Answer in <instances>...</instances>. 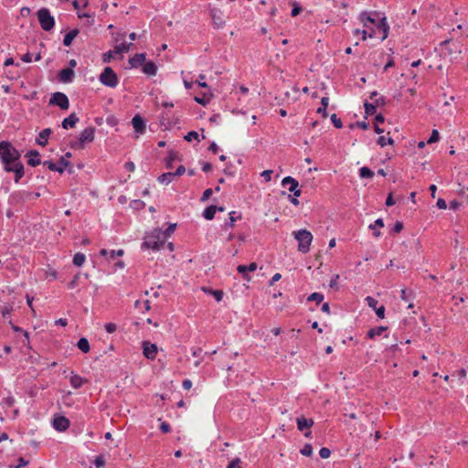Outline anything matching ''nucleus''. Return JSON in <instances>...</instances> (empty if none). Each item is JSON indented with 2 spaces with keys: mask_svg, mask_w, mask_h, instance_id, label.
I'll use <instances>...</instances> for the list:
<instances>
[{
  "mask_svg": "<svg viewBox=\"0 0 468 468\" xmlns=\"http://www.w3.org/2000/svg\"><path fill=\"white\" fill-rule=\"evenodd\" d=\"M359 176L361 178H373L374 172L367 166H363L359 169Z\"/></svg>",
  "mask_w": 468,
  "mask_h": 468,
  "instance_id": "72a5a7b5",
  "label": "nucleus"
},
{
  "mask_svg": "<svg viewBox=\"0 0 468 468\" xmlns=\"http://www.w3.org/2000/svg\"><path fill=\"white\" fill-rule=\"evenodd\" d=\"M85 260H86V256L83 253L77 252L73 258V264L78 267H80L85 262Z\"/></svg>",
  "mask_w": 468,
  "mask_h": 468,
  "instance_id": "473e14b6",
  "label": "nucleus"
},
{
  "mask_svg": "<svg viewBox=\"0 0 468 468\" xmlns=\"http://www.w3.org/2000/svg\"><path fill=\"white\" fill-rule=\"evenodd\" d=\"M77 346L80 350H81L83 353H88L90 351V344L87 338L81 337L78 343Z\"/></svg>",
  "mask_w": 468,
  "mask_h": 468,
  "instance_id": "7c9ffc66",
  "label": "nucleus"
},
{
  "mask_svg": "<svg viewBox=\"0 0 468 468\" xmlns=\"http://www.w3.org/2000/svg\"><path fill=\"white\" fill-rule=\"evenodd\" d=\"M221 11L219 9H217V8H213L211 10V16H212V19H213V22L214 24L218 27H221L224 24H225V21L224 19L222 18V16H221Z\"/></svg>",
  "mask_w": 468,
  "mask_h": 468,
  "instance_id": "4be33fe9",
  "label": "nucleus"
},
{
  "mask_svg": "<svg viewBox=\"0 0 468 468\" xmlns=\"http://www.w3.org/2000/svg\"><path fill=\"white\" fill-rule=\"evenodd\" d=\"M403 229V224L400 221H397L393 227L394 233H399Z\"/></svg>",
  "mask_w": 468,
  "mask_h": 468,
  "instance_id": "0e129e2a",
  "label": "nucleus"
},
{
  "mask_svg": "<svg viewBox=\"0 0 468 468\" xmlns=\"http://www.w3.org/2000/svg\"><path fill=\"white\" fill-rule=\"evenodd\" d=\"M308 301H315L317 303H321L324 300V295L319 292H314L307 298Z\"/></svg>",
  "mask_w": 468,
  "mask_h": 468,
  "instance_id": "79ce46f5",
  "label": "nucleus"
},
{
  "mask_svg": "<svg viewBox=\"0 0 468 468\" xmlns=\"http://www.w3.org/2000/svg\"><path fill=\"white\" fill-rule=\"evenodd\" d=\"M282 185L286 186L290 185L289 191L293 194L294 197H300L302 194L301 189L299 188V184L296 179L292 176H286L282 179Z\"/></svg>",
  "mask_w": 468,
  "mask_h": 468,
  "instance_id": "1a4fd4ad",
  "label": "nucleus"
},
{
  "mask_svg": "<svg viewBox=\"0 0 468 468\" xmlns=\"http://www.w3.org/2000/svg\"><path fill=\"white\" fill-rule=\"evenodd\" d=\"M300 452L304 456H312L313 454V447L311 444L307 443L305 444L300 451Z\"/></svg>",
  "mask_w": 468,
  "mask_h": 468,
  "instance_id": "a19ab883",
  "label": "nucleus"
},
{
  "mask_svg": "<svg viewBox=\"0 0 468 468\" xmlns=\"http://www.w3.org/2000/svg\"><path fill=\"white\" fill-rule=\"evenodd\" d=\"M143 353L146 358L154 360L157 355L156 345L144 341L143 343Z\"/></svg>",
  "mask_w": 468,
  "mask_h": 468,
  "instance_id": "9b49d317",
  "label": "nucleus"
},
{
  "mask_svg": "<svg viewBox=\"0 0 468 468\" xmlns=\"http://www.w3.org/2000/svg\"><path fill=\"white\" fill-rule=\"evenodd\" d=\"M319 455L322 459H327L331 455V451L328 448L323 447L319 451Z\"/></svg>",
  "mask_w": 468,
  "mask_h": 468,
  "instance_id": "49530a36",
  "label": "nucleus"
},
{
  "mask_svg": "<svg viewBox=\"0 0 468 468\" xmlns=\"http://www.w3.org/2000/svg\"><path fill=\"white\" fill-rule=\"evenodd\" d=\"M212 192H213V191H212V189H211V188H207V189H206V190L204 191L203 195H202L201 200H202V201H206V200H207V199L210 197V196L212 195Z\"/></svg>",
  "mask_w": 468,
  "mask_h": 468,
  "instance_id": "e2e57ef3",
  "label": "nucleus"
},
{
  "mask_svg": "<svg viewBox=\"0 0 468 468\" xmlns=\"http://www.w3.org/2000/svg\"><path fill=\"white\" fill-rule=\"evenodd\" d=\"M78 34H79L78 29H73V30L68 32L65 35L64 39H63L64 46H66V47L70 46L72 41L74 40V38L78 36Z\"/></svg>",
  "mask_w": 468,
  "mask_h": 468,
  "instance_id": "a878e982",
  "label": "nucleus"
},
{
  "mask_svg": "<svg viewBox=\"0 0 468 468\" xmlns=\"http://www.w3.org/2000/svg\"><path fill=\"white\" fill-rule=\"evenodd\" d=\"M115 55L114 53V49L113 50H110L106 53L103 54V62L105 63H108L110 62V60L113 58V56Z\"/></svg>",
  "mask_w": 468,
  "mask_h": 468,
  "instance_id": "6e6d98bb",
  "label": "nucleus"
},
{
  "mask_svg": "<svg viewBox=\"0 0 468 468\" xmlns=\"http://www.w3.org/2000/svg\"><path fill=\"white\" fill-rule=\"evenodd\" d=\"M240 463L241 461L239 458H235L229 463L227 468H241Z\"/></svg>",
  "mask_w": 468,
  "mask_h": 468,
  "instance_id": "8fccbe9b",
  "label": "nucleus"
},
{
  "mask_svg": "<svg viewBox=\"0 0 468 468\" xmlns=\"http://www.w3.org/2000/svg\"><path fill=\"white\" fill-rule=\"evenodd\" d=\"M0 159L6 172L15 173V182L18 183L24 176V165L20 162V153L6 141L0 142Z\"/></svg>",
  "mask_w": 468,
  "mask_h": 468,
  "instance_id": "f257e3e1",
  "label": "nucleus"
},
{
  "mask_svg": "<svg viewBox=\"0 0 468 468\" xmlns=\"http://www.w3.org/2000/svg\"><path fill=\"white\" fill-rule=\"evenodd\" d=\"M79 122V118L75 113H71L69 117L65 118L62 121V127L64 129L73 128L76 123Z\"/></svg>",
  "mask_w": 468,
  "mask_h": 468,
  "instance_id": "b1692460",
  "label": "nucleus"
},
{
  "mask_svg": "<svg viewBox=\"0 0 468 468\" xmlns=\"http://www.w3.org/2000/svg\"><path fill=\"white\" fill-rule=\"evenodd\" d=\"M51 133L52 130L50 128L42 130L37 138V144L41 146H45L48 144V139Z\"/></svg>",
  "mask_w": 468,
  "mask_h": 468,
  "instance_id": "aec40b11",
  "label": "nucleus"
},
{
  "mask_svg": "<svg viewBox=\"0 0 468 468\" xmlns=\"http://www.w3.org/2000/svg\"><path fill=\"white\" fill-rule=\"evenodd\" d=\"M70 385L73 388L78 389L82 387L84 383L88 382L87 378H84L77 374H72L69 378Z\"/></svg>",
  "mask_w": 468,
  "mask_h": 468,
  "instance_id": "a211bd4d",
  "label": "nucleus"
},
{
  "mask_svg": "<svg viewBox=\"0 0 468 468\" xmlns=\"http://www.w3.org/2000/svg\"><path fill=\"white\" fill-rule=\"evenodd\" d=\"M175 229L176 224H171L165 231H163V234L165 235V240L171 236Z\"/></svg>",
  "mask_w": 468,
  "mask_h": 468,
  "instance_id": "864d4df0",
  "label": "nucleus"
},
{
  "mask_svg": "<svg viewBox=\"0 0 468 468\" xmlns=\"http://www.w3.org/2000/svg\"><path fill=\"white\" fill-rule=\"evenodd\" d=\"M116 324H113V323H108L105 324V330L109 333V334H112L116 331Z\"/></svg>",
  "mask_w": 468,
  "mask_h": 468,
  "instance_id": "13d9d810",
  "label": "nucleus"
},
{
  "mask_svg": "<svg viewBox=\"0 0 468 468\" xmlns=\"http://www.w3.org/2000/svg\"><path fill=\"white\" fill-rule=\"evenodd\" d=\"M100 81L110 88H115L118 83V76L111 67H106L100 75Z\"/></svg>",
  "mask_w": 468,
  "mask_h": 468,
  "instance_id": "0eeeda50",
  "label": "nucleus"
},
{
  "mask_svg": "<svg viewBox=\"0 0 468 468\" xmlns=\"http://www.w3.org/2000/svg\"><path fill=\"white\" fill-rule=\"evenodd\" d=\"M229 223H226L227 225H229L230 228H232L234 226V223L241 218V216L240 214L237 213L236 211H231L229 214Z\"/></svg>",
  "mask_w": 468,
  "mask_h": 468,
  "instance_id": "4c0bfd02",
  "label": "nucleus"
},
{
  "mask_svg": "<svg viewBox=\"0 0 468 468\" xmlns=\"http://www.w3.org/2000/svg\"><path fill=\"white\" fill-rule=\"evenodd\" d=\"M353 34L355 36H358V35L361 34L362 35V39L366 40L367 37H373L377 34V31L376 30H371L370 32H368V30H367V29H363V30L355 29L353 31Z\"/></svg>",
  "mask_w": 468,
  "mask_h": 468,
  "instance_id": "c85d7f7f",
  "label": "nucleus"
},
{
  "mask_svg": "<svg viewBox=\"0 0 468 468\" xmlns=\"http://www.w3.org/2000/svg\"><path fill=\"white\" fill-rule=\"evenodd\" d=\"M37 19L40 27L45 31L51 30L55 26V19L48 8H41L37 11Z\"/></svg>",
  "mask_w": 468,
  "mask_h": 468,
  "instance_id": "39448f33",
  "label": "nucleus"
},
{
  "mask_svg": "<svg viewBox=\"0 0 468 468\" xmlns=\"http://www.w3.org/2000/svg\"><path fill=\"white\" fill-rule=\"evenodd\" d=\"M49 104L58 106L62 110H68L69 107V101L66 94L62 92H55L52 94Z\"/></svg>",
  "mask_w": 468,
  "mask_h": 468,
  "instance_id": "6e6552de",
  "label": "nucleus"
},
{
  "mask_svg": "<svg viewBox=\"0 0 468 468\" xmlns=\"http://www.w3.org/2000/svg\"><path fill=\"white\" fill-rule=\"evenodd\" d=\"M95 128L92 126L85 128L80 133L79 140L71 144V146L76 149H82L84 144L91 143L94 140Z\"/></svg>",
  "mask_w": 468,
  "mask_h": 468,
  "instance_id": "423d86ee",
  "label": "nucleus"
},
{
  "mask_svg": "<svg viewBox=\"0 0 468 468\" xmlns=\"http://www.w3.org/2000/svg\"><path fill=\"white\" fill-rule=\"evenodd\" d=\"M27 156L28 157L27 164L33 167L41 164L40 154L37 150H30Z\"/></svg>",
  "mask_w": 468,
  "mask_h": 468,
  "instance_id": "f3484780",
  "label": "nucleus"
},
{
  "mask_svg": "<svg viewBox=\"0 0 468 468\" xmlns=\"http://www.w3.org/2000/svg\"><path fill=\"white\" fill-rule=\"evenodd\" d=\"M132 46H133L132 42H130V43L122 42L114 47V53L115 54H122V53L128 52Z\"/></svg>",
  "mask_w": 468,
  "mask_h": 468,
  "instance_id": "bb28decb",
  "label": "nucleus"
},
{
  "mask_svg": "<svg viewBox=\"0 0 468 468\" xmlns=\"http://www.w3.org/2000/svg\"><path fill=\"white\" fill-rule=\"evenodd\" d=\"M365 112L367 115H373L376 112V105L374 103L365 102Z\"/></svg>",
  "mask_w": 468,
  "mask_h": 468,
  "instance_id": "ea45409f",
  "label": "nucleus"
},
{
  "mask_svg": "<svg viewBox=\"0 0 468 468\" xmlns=\"http://www.w3.org/2000/svg\"><path fill=\"white\" fill-rule=\"evenodd\" d=\"M292 236L298 241V250L307 253L313 241V235L307 229H300L292 232Z\"/></svg>",
  "mask_w": 468,
  "mask_h": 468,
  "instance_id": "7ed1b4c3",
  "label": "nucleus"
},
{
  "mask_svg": "<svg viewBox=\"0 0 468 468\" xmlns=\"http://www.w3.org/2000/svg\"><path fill=\"white\" fill-rule=\"evenodd\" d=\"M124 253L123 250H111L110 251V259H114L116 256H122Z\"/></svg>",
  "mask_w": 468,
  "mask_h": 468,
  "instance_id": "680f3d73",
  "label": "nucleus"
},
{
  "mask_svg": "<svg viewBox=\"0 0 468 468\" xmlns=\"http://www.w3.org/2000/svg\"><path fill=\"white\" fill-rule=\"evenodd\" d=\"M53 427L58 431H65L69 427V420L64 416H57L53 420Z\"/></svg>",
  "mask_w": 468,
  "mask_h": 468,
  "instance_id": "f8f14e48",
  "label": "nucleus"
},
{
  "mask_svg": "<svg viewBox=\"0 0 468 468\" xmlns=\"http://www.w3.org/2000/svg\"><path fill=\"white\" fill-rule=\"evenodd\" d=\"M297 428L300 431H304V435L308 437L311 434L310 428L314 425V420L312 419H306L303 416L296 419Z\"/></svg>",
  "mask_w": 468,
  "mask_h": 468,
  "instance_id": "9d476101",
  "label": "nucleus"
},
{
  "mask_svg": "<svg viewBox=\"0 0 468 468\" xmlns=\"http://www.w3.org/2000/svg\"><path fill=\"white\" fill-rule=\"evenodd\" d=\"M329 98L328 97H323L321 100V107L317 109V113L322 114L324 118L327 117L326 108L328 106Z\"/></svg>",
  "mask_w": 468,
  "mask_h": 468,
  "instance_id": "c756f323",
  "label": "nucleus"
},
{
  "mask_svg": "<svg viewBox=\"0 0 468 468\" xmlns=\"http://www.w3.org/2000/svg\"><path fill=\"white\" fill-rule=\"evenodd\" d=\"M394 144V140L391 137H386V136H379L378 138V144H379L381 147H384L388 144L392 145Z\"/></svg>",
  "mask_w": 468,
  "mask_h": 468,
  "instance_id": "c9c22d12",
  "label": "nucleus"
},
{
  "mask_svg": "<svg viewBox=\"0 0 468 468\" xmlns=\"http://www.w3.org/2000/svg\"><path fill=\"white\" fill-rule=\"evenodd\" d=\"M365 301L367 302V305L374 310L378 307V302L375 298L371 296H367Z\"/></svg>",
  "mask_w": 468,
  "mask_h": 468,
  "instance_id": "c03bdc74",
  "label": "nucleus"
},
{
  "mask_svg": "<svg viewBox=\"0 0 468 468\" xmlns=\"http://www.w3.org/2000/svg\"><path fill=\"white\" fill-rule=\"evenodd\" d=\"M79 278H80V274H76L74 276L73 280L68 284L69 289H73L76 287Z\"/></svg>",
  "mask_w": 468,
  "mask_h": 468,
  "instance_id": "338daca9",
  "label": "nucleus"
},
{
  "mask_svg": "<svg viewBox=\"0 0 468 468\" xmlns=\"http://www.w3.org/2000/svg\"><path fill=\"white\" fill-rule=\"evenodd\" d=\"M94 465L96 466V468H103L105 465V461H104L103 456H101V455L97 456L94 460Z\"/></svg>",
  "mask_w": 468,
  "mask_h": 468,
  "instance_id": "a18cd8bd",
  "label": "nucleus"
},
{
  "mask_svg": "<svg viewBox=\"0 0 468 468\" xmlns=\"http://www.w3.org/2000/svg\"><path fill=\"white\" fill-rule=\"evenodd\" d=\"M73 76H74V71L70 68H66V69H61L58 74L59 80L63 83L71 82Z\"/></svg>",
  "mask_w": 468,
  "mask_h": 468,
  "instance_id": "dca6fc26",
  "label": "nucleus"
},
{
  "mask_svg": "<svg viewBox=\"0 0 468 468\" xmlns=\"http://www.w3.org/2000/svg\"><path fill=\"white\" fill-rule=\"evenodd\" d=\"M44 165H47L48 168L51 171H58L59 173L63 172V167H58V165L52 161H45Z\"/></svg>",
  "mask_w": 468,
  "mask_h": 468,
  "instance_id": "58836bf2",
  "label": "nucleus"
},
{
  "mask_svg": "<svg viewBox=\"0 0 468 468\" xmlns=\"http://www.w3.org/2000/svg\"><path fill=\"white\" fill-rule=\"evenodd\" d=\"M376 27L378 31L383 33L382 40L388 37L389 27L387 24L386 17H383L379 22H376Z\"/></svg>",
  "mask_w": 468,
  "mask_h": 468,
  "instance_id": "412c9836",
  "label": "nucleus"
},
{
  "mask_svg": "<svg viewBox=\"0 0 468 468\" xmlns=\"http://www.w3.org/2000/svg\"><path fill=\"white\" fill-rule=\"evenodd\" d=\"M400 298L402 301H404L405 303H408V308L410 309V308H413V303H412V292L411 291H408L407 289H402L401 292H400Z\"/></svg>",
  "mask_w": 468,
  "mask_h": 468,
  "instance_id": "393cba45",
  "label": "nucleus"
},
{
  "mask_svg": "<svg viewBox=\"0 0 468 468\" xmlns=\"http://www.w3.org/2000/svg\"><path fill=\"white\" fill-rule=\"evenodd\" d=\"M466 370L461 369L456 374L452 375L451 383L457 386H463L465 384ZM454 385H452L453 387Z\"/></svg>",
  "mask_w": 468,
  "mask_h": 468,
  "instance_id": "4468645a",
  "label": "nucleus"
},
{
  "mask_svg": "<svg viewBox=\"0 0 468 468\" xmlns=\"http://www.w3.org/2000/svg\"><path fill=\"white\" fill-rule=\"evenodd\" d=\"M292 5H293V7H292L291 15H292V16H296L301 13L302 7L296 2H294L292 4Z\"/></svg>",
  "mask_w": 468,
  "mask_h": 468,
  "instance_id": "5fc2aeb1",
  "label": "nucleus"
},
{
  "mask_svg": "<svg viewBox=\"0 0 468 468\" xmlns=\"http://www.w3.org/2000/svg\"><path fill=\"white\" fill-rule=\"evenodd\" d=\"M132 124L136 133H144L145 132V123L141 116L135 115L132 119Z\"/></svg>",
  "mask_w": 468,
  "mask_h": 468,
  "instance_id": "2eb2a0df",
  "label": "nucleus"
},
{
  "mask_svg": "<svg viewBox=\"0 0 468 468\" xmlns=\"http://www.w3.org/2000/svg\"><path fill=\"white\" fill-rule=\"evenodd\" d=\"M271 174H272V171L271 170H264L262 173H261V176L264 177V179L269 182L271 179Z\"/></svg>",
  "mask_w": 468,
  "mask_h": 468,
  "instance_id": "69168bd1",
  "label": "nucleus"
},
{
  "mask_svg": "<svg viewBox=\"0 0 468 468\" xmlns=\"http://www.w3.org/2000/svg\"><path fill=\"white\" fill-rule=\"evenodd\" d=\"M386 330H387V327H385V326H378V327L371 328L367 332V336L372 339L377 335H382V333L385 332Z\"/></svg>",
  "mask_w": 468,
  "mask_h": 468,
  "instance_id": "2f4dec72",
  "label": "nucleus"
},
{
  "mask_svg": "<svg viewBox=\"0 0 468 468\" xmlns=\"http://www.w3.org/2000/svg\"><path fill=\"white\" fill-rule=\"evenodd\" d=\"M13 311V308L12 306L8 305V304H3V305H0V313L3 316V318H7L11 313Z\"/></svg>",
  "mask_w": 468,
  "mask_h": 468,
  "instance_id": "e433bc0d",
  "label": "nucleus"
},
{
  "mask_svg": "<svg viewBox=\"0 0 468 468\" xmlns=\"http://www.w3.org/2000/svg\"><path fill=\"white\" fill-rule=\"evenodd\" d=\"M210 293L215 297L216 301L217 302H220L223 298V292L222 291H219V290H211L209 291Z\"/></svg>",
  "mask_w": 468,
  "mask_h": 468,
  "instance_id": "603ef678",
  "label": "nucleus"
},
{
  "mask_svg": "<svg viewBox=\"0 0 468 468\" xmlns=\"http://www.w3.org/2000/svg\"><path fill=\"white\" fill-rule=\"evenodd\" d=\"M145 54L139 53L129 59V63L132 68H138L143 66L145 62Z\"/></svg>",
  "mask_w": 468,
  "mask_h": 468,
  "instance_id": "6ab92c4d",
  "label": "nucleus"
},
{
  "mask_svg": "<svg viewBox=\"0 0 468 468\" xmlns=\"http://www.w3.org/2000/svg\"><path fill=\"white\" fill-rule=\"evenodd\" d=\"M28 464V461L27 460H25L23 457H20L18 459V463L17 465L16 466V468H22V467H25L26 465Z\"/></svg>",
  "mask_w": 468,
  "mask_h": 468,
  "instance_id": "774afa93",
  "label": "nucleus"
},
{
  "mask_svg": "<svg viewBox=\"0 0 468 468\" xmlns=\"http://www.w3.org/2000/svg\"><path fill=\"white\" fill-rule=\"evenodd\" d=\"M217 211H218V207L209 206L207 208H205V210L203 212V217L207 220H211L214 218Z\"/></svg>",
  "mask_w": 468,
  "mask_h": 468,
  "instance_id": "cd10ccee",
  "label": "nucleus"
},
{
  "mask_svg": "<svg viewBox=\"0 0 468 468\" xmlns=\"http://www.w3.org/2000/svg\"><path fill=\"white\" fill-rule=\"evenodd\" d=\"M39 196V193H31L25 190L16 191L10 195L9 202L12 205H21L26 201L37 198Z\"/></svg>",
  "mask_w": 468,
  "mask_h": 468,
  "instance_id": "20e7f679",
  "label": "nucleus"
},
{
  "mask_svg": "<svg viewBox=\"0 0 468 468\" xmlns=\"http://www.w3.org/2000/svg\"><path fill=\"white\" fill-rule=\"evenodd\" d=\"M143 72L148 76H155L157 73V67L153 61L144 62L143 65Z\"/></svg>",
  "mask_w": 468,
  "mask_h": 468,
  "instance_id": "5701e85b",
  "label": "nucleus"
},
{
  "mask_svg": "<svg viewBox=\"0 0 468 468\" xmlns=\"http://www.w3.org/2000/svg\"><path fill=\"white\" fill-rule=\"evenodd\" d=\"M237 271L239 273L242 274L243 275V278L246 279V280H250V278L248 277V271H247V265H239L238 268H237Z\"/></svg>",
  "mask_w": 468,
  "mask_h": 468,
  "instance_id": "09e8293b",
  "label": "nucleus"
},
{
  "mask_svg": "<svg viewBox=\"0 0 468 468\" xmlns=\"http://www.w3.org/2000/svg\"><path fill=\"white\" fill-rule=\"evenodd\" d=\"M174 178V174L173 173H164L162 174L159 177H158V181L159 183L161 184H169L170 182H172Z\"/></svg>",
  "mask_w": 468,
  "mask_h": 468,
  "instance_id": "f704fd0d",
  "label": "nucleus"
},
{
  "mask_svg": "<svg viewBox=\"0 0 468 468\" xmlns=\"http://www.w3.org/2000/svg\"><path fill=\"white\" fill-rule=\"evenodd\" d=\"M358 20L363 24L364 27L368 29V32L375 30L372 26L376 25V20L367 12H362L358 16Z\"/></svg>",
  "mask_w": 468,
  "mask_h": 468,
  "instance_id": "ddd939ff",
  "label": "nucleus"
},
{
  "mask_svg": "<svg viewBox=\"0 0 468 468\" xmlns=\"http://www.w3.org/2000/svg\"><path fill=\"white\" fill-rule=\"evenodd\" d=\"M185 140L187 142H191L192 140H198V133L195 131H191L185 136Z\"/></svg>",
  "mask_w": 468,
  "mask_h": 468,
  "instance_id": "de8ad7c7",
  "label": "nucleus"
},
{
  "mask_svg": "<svg viewBox=\"0 0 468 468\" xmlns=\"http://www.w3.org/2000/svg\"><path fill=\"white\" fill-rule=\"evenodd\" d=\"M440 139V134L437 130H432L430 138L427 140V144H433L438 142Z\"/></svg>",
  "mask_w": 468,
  "mask_h": 468,
  "instance_id": "37998d69",
  "label": "nucleus"
},
{
  "mask_svg": "<svg viewBox=\"0 0 468 468\" xmlns=\"http://www.w3.org/2000/svg\"><path fill=\"white\" fill-rule=\"evenodd\" d=\"M160 430L164 433H168L171 431V426L168 422L164 421L160 425Z\"/></svg>",
  "mask_w": 468,
  "mask_h": 468,
  "instance_id": "4d7b16f0",
  "label": "nucleus"
},
{
  "mask_svg": "<svg viewBox=\"0 0 468 468\" xmlns=\"http://www.w3.org/2000/svg\"><path fill=\"white\" fill-rule=\"evenodd\" d=\"M165 243V235L163 234V230L155 229L153 231L147 233L144 237V240L142 243V249H152L154 250H159L164 247Z\"/></svg>",
  "mask_w": 468,
  "mask_h": 468,
  "instance_id": "f03ea898",
  "label": "nucleus"
},
{
  "mask_svg": "<svg viewBox=\"0 0 468 468\" xmlns=\"http://www.w3.org/2000/svg\"><path fill=\"white\" fill-rule=\"evenodd\" d=\"M375 312H376L377 315L379 318H384V315H385V307H384V305L378 306L375 309Z\"/></svg>",
  "mask_w": 468,
  "mask_h": 468,
  "instance_id": "052dcab7",
  "label": "nucleus"
},
{
  "mask_svg": "<svg viewBox=\"0 0 468 468\" xmlns=\"http://www.w3.org/2000/svg\"><path fill=\"white\" fill-rule=\"evenodd\" d=\"M384 227V222L382 218H378L375 220L374 224L370 225V229H375Z\"/></svg>",
  "mask_w": 468,
  "mask_h": 468,
  "instance_id": "bf43d9fd",
  "label": "nucleus"
},
{
  "mask_svg": "<svg viewBox=\"0 0 468 468\" xmlns=\"http://www.w3.org/2000/svg\"><path fill=\"white\" fill-rule=\"evenodd\" d=\"M331 121H332L333 124L335 125V127H336V128L342 127V121L336 116V114L334 113L331 115Z\"/></svg>",
  "mask_w": 468,
  "mask_h": 468,
  "instance_id": "3c124183",
  "label": "nucleus"
}]
</instances>
